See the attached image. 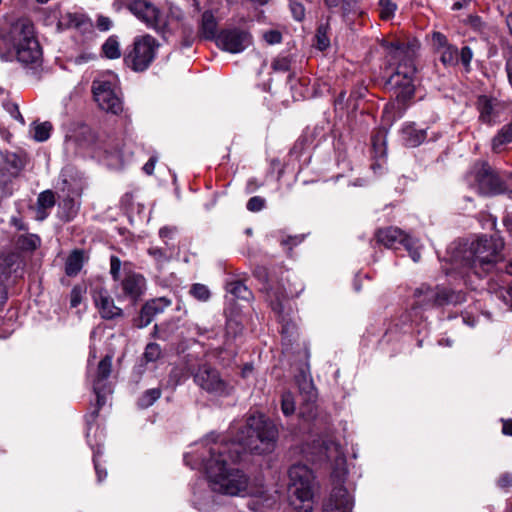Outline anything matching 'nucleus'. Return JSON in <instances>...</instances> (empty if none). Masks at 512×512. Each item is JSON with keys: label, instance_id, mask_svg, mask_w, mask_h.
<instances>
[{"label": "nucleus", "instance_id": "obj_5", "mask_svg": "<svg viewBox=\"0 0 512 512\" xmlns=\"http://www.w3.org/2000/svg\"><path fill=\"white\" fill-rule=\"evenodd\" d=\"M393 58L398 59L399 63L395 72L389 77L387 85L398 90L397 97L402 101L410 99L414 95V75L416 68L412 53L397 48L393 51Z\"/></svg>", "mask_w": 512, "mask_h": 512}, {"label": "nucleus", "instance_id": "obj_9", "mask_svg": "<svg viewBox=\"0 0 512 512\" xmlns=\"http://www.w3.org/2000/svg\"><path fill=\"white\" fill-rule=\"evenodd\" d=\"M158 46L156 39L151 35L137 37L132 51L124 57L126 65L136 72L146 70L154 60Z\"/></svg>", "mask_w": 512, "mask_h": 512}, {"label": "nucleus", "instance_id": "obj_30", "mask_svg": "<svg viewBox=\"0 0 512 512\" xmlns=\"http://www.w3.org/2000/svg\"><path fill=\"white\" fill-rule=\"evenodd\" d=\"M84 263V253L80 250H74L68 257L65 263V272L68 276L77 275Z\"/></svg>", "mask_w": 512, "mask_h": 512}, {"label": "nucleus", "instance_id": "obj_48", "mask_svg": "<svg viewBox=\"0 0 512 512\" xmlns=\"http://www.w3.org/2000/svg\"><path fill=\"white\" fill-rule=\"evenodd\" d=\"M290 10L294 19L297 21H301L305 16V8L299 2H294L292 5H290Z\"/></svg>", "mask_w": 512, "mask_h": 512}, {"label": "nucleus", "instance_id": "obj_55", "mask_svg": "<svg viewBox=\"0 0 512 512\" xmlns=\"http://www.w3.org/2000/svg\"><path fill=\"white\" fill-rule=\"evenodd\" d=\"M156 158L151 157L148 162L143 166V170L146 174L151 175L155 168Z\"/></svg>", "mask_w": 512, "mask_h": 512}, {"label": "nucleus", "instance_id": "obj_35", "mask_svg": "<svg viewBox=\"0 0 512 512\" xmlns=\"http://www.w3.org/2000/svg\"><path fill=\"white\" fill-rule=\"evenodd\" d=\"M51 130L52 125L49 122H43L40 124H35L31 132L33 133V138L36 141L43 142L50 137Z\"/></svg>", "mask_w": 512, "mask_h": 512}, {"label": "nucleus", "instance_id": "obj_40", "mask_svg": "<svg viewBox=\"0 0 512 512\" xmlns=\"http://www.w3.org/2000/svg\"><path fill=\"white\" fill-rule=\"evenodd\" d=\"M101 453L102 452L99 448L97 450H94V452H93V462H94V467H95L98 482H102L107 477L106 470L101 467L99 460H98V457L100 456Z\"/></svg>", "mask_w": 512, "mask_h": 512}, {"label": "nucleus", "instance_id": "obj_58", "mask_svg": "<svg viewBox=\"0 0 512 512\" xmlns=\"http://www.w3.org/2000/svg\"><path fill=\"white\" fill-rule=\"evenodd\" d=\"M329 8L342 7L344 0H324Z\"/></svg>", "mask_w": 512, "mask_h": 512}, {"label": "nucleus", "instance_id": "obj_44", "mask_svg": "<svg viewBox=\"0 0 512 512\" xmlns=\"http://www.w3.org/2000/svg\"><path fill=\"white\" fill-rule=\"evenodd\" d=\"M264 207V199L259 196L250 198L247 202V209L252 212H258Z\"/></svg>", "mask_w": 512, "mask_h": 512}, {"label": "nucleus", "instance_id": "obj_19", "mask_svg": "<svg viewBox=\"0 0 512 512\" xmlns=\"http://www.w3.org/2000/svg\"><path fill=\"white\" fill-rule=\"evenodd\" d=\"M309 353L304 351L302 355L303 361L298 367V375L295 376V381L299 387L301 394H303L305 401H314L316 398V390L310 375L308 364Z\"/></svg>", "mask_w": 512, "mask_h": 512}, {"label": "nucleus", "instance_id": "obj_42", "mask_svg": "<svg viewBox=\"0 0 512 512\" xmlns=\"http://www.w3.org/2000/svg\"><path fill=\"white\" fill-rule=\"evenodd\" d=\"M121 260L116 256L110 258V274L114 281L120 280Z\"/></svg>", "mask_w": 512, "mask_h": 512}, {"label": "nucleus", "instance_id": "obj_16", "mask_svg": "<svg viewBox=\"0 0 512 512\" xmlns=\"http://www.w3.org/2000/svg\"><path fill=\"white\" fill-rule=\"evenodd\" d=\"M73 145H77L82 150H89L94 156L98 157L101 156L102 152L105 154H113L89 127H82L76 136L66 138V146L70 147ZM116 152L117 151H114V153Z\"/></svg>", "mask_w": 512, "mask_h": 512}, {"label": "nucleus", "instance_id": "obj_60", "mask_svg": "<svg viewBox=\"0 0 512 512\" xmlns=\"http://www.w3.org/2000/svg\"><path fill=\"white\" fill-rule=\"evenodd\" d=\"M93 58L94 57L92 55H80L76 58V63H78V64L85 63Z\"/></svg>", "mask_w": 512, "mask_h": 512}, {"label": "nucleus", "instance_id": "obj_32", "mask_svg": "<svg viewBox=\"0 0 512 512\" xmlns=\"http://www.w3.org/2000/svg\"><path fill=\"white\" fill-rule=\"evenodd\" d=\"M103 55L108 59H117L121 56L120 44L116 36H110L102 45Z\"/></svg>", "mask_w": 512, "mask_h": 512}, {"label": "nucleus", "instance_id": "obj_4", "mask_svg": "<svg viewBox=\"0 0 512 512\" xmlns=\"http://www.w3.org/2000/svg\"><path fill=\"white\" fill-rule=\"evenodd\" d=\"M313 472L305 465L290 467V507L296 512H311L314 506Z\"/></svg>", "mask_w": 512, "mask_h": 512}, {"label": "nucleus", "instance_id": "obj_1", "mask_svg": "<svg viewBox=\"0 0 512 512\" xmlns=\"http://www.w3.org/2000/svg\"><path fill=\"white\" fill-rule=\"evenodd\" d=\"M217 439L218 436L211 433L184 455L186 465L205 470L211 488H206L203 479L193 486L192 502L200 512H208L215 506L212 492L240 497L259 493L263 497V492L251 484L248 476L232 465L242 461L246 452L257 455L271 453L276 447L278 428L264 415L252 414L235 441L219 442Z\"/></svg>", "mask_w": 512, "mask_h": 512}, {"label": "nucleus", "instance_id": "obj_63", "mask_svg": "<svg viewBox=\"0 0 512 512\" xmlns=\"http://www.w3.org/2000/svg\"><path fill=\"white\" fill-rule=\"evenodd\" d=\"M193 41H194V37L193 36L186 37L183 40L182 45L184 47H190L193 44Z\"/></svg>", "mask_w": 512, "mask_h": 512}, {"label": "nucleus", "instance_id": "obj_52", "mask_svg": "<svg viewBox=\"0 0 512 512\" xmlns=\"http://www.w3.org/2000/svg\"><path fill=\"white\" fill-rule=\"evenodd\" d=\"M498 486L501 488H508L512 486V475L505 473L498 479Z\"/></svg>", "mask_w": 512, "mask_h": 512}, {"label": "nucleus", "instance_id": "obj_29", "mask_svg": "<svg viewBox=\"0 0 512 512\" xmlns=\"http://www.w3.org/2000/svg\"><path fill=\"white\" fill-rule=\"evenodd\" d=\"M165 244L167 246L165 249L157 246H151L148 249V254L153 258L158 269H163L172 257V247H169L167 242Z\"/></svg>", "mask_w": 512, "mask_h": 512}, {"label": "nucleus", "instance_id": "obj_3", "mask_svg": "<svg viewBox=\"0 0 512 512\" xmlns=\"http://www.w3.org/2000/svg\"><path fill=\"white\" fill-rule=\"evenodd\" d=\"M504 247L503 240L498 236L479 237L468 247L454 255V261L473 270L474 274L482 277L491 272L501 259Z\"/></svg>", "mask_w": 512, "mask_h": 512}, {"label": "nucleus", "instance_id": "obj_34", "mask_svg": "<svg viewBox=\"0 0 512 512\" xmlns=\"http://www.w3.org/2000/svg\"><path fill=\"white\" fill-rule=\"evenodd\" d=\"M161 396L160 388H151L146 390L138 399L140 408H148L152 406Z\"/></svg>", "mask_w": 512, "mask_h": 512}, {"label": "nucleus", "instance_id": "obj_15", "mask_svg": "<svg viewBox=\"0 0 512 512\" xmlns=\"http://www.w3.org/2000/svg\"><path fill=\"white\" fill-rule=\"evenodd\" d=\"M251 42L250 34L238 28L222 30L216 37V45L229 53H240L250 46Z\"/></svg>", "mask_w": 512, "mask_h": 512}, {"label": "nucleus", "instance_id": "obj_28", "mask_svg": "<svg viewBox=\"0 0 512 512\" xmlns=\"http://www.w3.org/2000/svg\"><path fill=\"white\" fill-rule=\"evenodd\" d=\"M402 134L406 144L411 147L420 145L426 139V131L416 128L414 124L405 126Z\"/></svg>", "mask_w": 512, "mask_h": 512}, {"label": "nucleus", "instance_id": "obj_23", "mask_svg": "<svg viewBox=\"0 0 512 512\" xmlns=\"http://www.w3.org/2000/svg\"><path fill=\"white\" fill-rule=\"evenodd\" d=\"M67 190H68V192L71 191L73 196H70V194H68L61 200V202L59 203V209H60L59 213H60V217L63 220L70 221L78 213L80 203L74 197L80 196L81 189L80 188L70 189V186H68Z\"/></svg>", "mask_w": 512, "mask_h": 512}, {"label": "nucleus", "instance_id": "obj_61", "mask_svg": "<svg viewBox=\"0 0 512 512\" xmlns=\"http://www.w3.org/2000/svg\"><path fill=\"white\" fill-rule=\"evenodd\" d=\"M14 110H15V111H12V112H11L12 116H13L15 119L19 120L22 124H24V119H23V117H22V115H21L20 111L18 110V108H17V107H15V108H14Z\"/></svg>", "mask_w": 512, "mask_h": 512}, {"label": "nucleus", "instance_id": "obj_59", "mask_svg": "<svg viewBox=\"0 0 512 512\" xmlns=\"http://www.w3.org/2000/svg\"><path fill=\"white\" fill-rule=\"evenodd\" d=\"M506 71L509 81H512V56L506 61Z\"/></svg>", "mask_w": 512, "mask_h": 512}, {"label": "nucleus", "instance_id": "obj_47", "mask_svg": "<svg viewBox=\"0 0 512 512\" xmlns=\"http://www.w3.org/2000/svg\"><path fill=\"white\" fill-rule=\"evenodd\" d=\"M83 289L80 286H75L71 291L70 304L72 307H77L82 301Z\"/></svg>", "mask_w": 512, "mask_h": 512}, {"label": "nucleus", "instance_id": "obj_37", "mask_svg": "<svg viewBox=\"0 0 512 512\" xmlns=\"http://www.w3.org/2000/svg\"><path fill=\"white\" fill-rule=\"evenodd\" d=\"M396 4L391 0H379V15L383 20L391 19L396 11Z\"/></svg>", "mask_w": 512, "mask_h": 512}, {"label": "nucleus", "instance_id": "obj_27", "mask_svg": "<svg viewBox=\"0 0 512 512\" xmlns=\"http://www.w3.org/2000/svg\"><path fill=\"white\" fill-rule=\"evenodd\" d=\"M267 295L272 310L284 320L283 314L286 304V294L284 289L271 288Z\"/></svg>", "mask_w": 512, "mask_h": 512}, {"label": "nucleus", "instance_id": "obj_2", "mask_svg": "<svg viewBox=\"0 0 512 512\" xmlns=\"http://www.w3.org/2000/svg\"><path fill=\"white\" fill-rule=\"evenodd\" d=\"M0 57H15L23 65L37 64L42 57L34 27L28 20H18L8 28H0Z\"/></svg>", "mask_w": 512, "mask_h": 512}, {"label": "nucleus", "instance_id": "obj_31", "mask_svg": "<svg viewBox=\"0 0 512 512\" xmlns=\"http://www.w3.org/2000/svg\"><path fill=\"white\" fill-rule=\"evenodd\" d=\"M512 141V131L506 125L502 127L499 132L492 139V150L495 153H500L502 151V146L508 144Z\"/></svg>", "mask_w": 512, "mask_h": 512}, {"label": "nucleus", "instance_id": "obj_56", "mask_svg": "<svg viewBox=\"0 0 512 512\" xmlns=\"http://www.w3.org/2000/svg\"><path fill=\"white\" fill-rule=\"evenodd\" d=\"M279 498H280V496H279L278 491H275L274 495H272L271 497L264 498V504L263 505L265 507H272L279 500Z\"/></svg>", "mask_w": 512, "mask_h": 512}, {"label": "nucleus", "instance_id": "obj_46", "mask_svg": "<svg viewBox=\"0 0 512 512\" xmlns=\"http://www.w3.org/2000/svg\"><path fill=\"white\" fill-rule=\"evenodd\" d=\"M497 295L503 299V302L512 309V283L508 288L500 289Z\"/></svg>", "mask_w": 512, "mask_h": 512}, {"label": "nucleus", "instance_id": "obj_39", "mask_svg": "<svg viewBox=\"0 0 512 512\" xmlns=\"http://www.w3.org/2000/svg\"><path fill=\"white\" fill-rule=\"evenodd\" d=\"M162 351L157 343H149L144 352V359L146 362H154L161 357Z\"/></svg>", "mask_w": 512, "mask_h": 512}, {"label": "nucleus", "instance_id": "obj_43", "mask_svg": "<svg viewBox=\"0 0 512 512\" xmlns=\"http://www.w3.org/2000/svg\"><path fill=\"white\" fill-rule=\"evenodd\" d=\"M472 58L473 52L471 48L468 46H464L459 53V59L466 70L469 69Z\"/></svg>", "mask_w": 512, "mask_h": 512}, {"label": "nucleus", "instance_id": "obj_36", "mask_svg": "<svg viewBox=\"0 0 512 512\" xmlns=\"http://www.w3.org/2000/svg\"><path fill=\"white\" fill-rule=\"evenodd\" d=\"M190 295L198 301L207 302L211 297L209 288L201 283H195L189 290Z\"/></svg>", "mask_w": 512, "mask_h": 512}, {"label": "nucleus", "instance_id": "obj_50", "mask_svg": "<svg viewBox=\"0 0 512 512\" xmlns=\"http://www.w3.org/2000/svg\"><path fill=\"white\" fill-rule=\"evenodd\" d=\"M263 37L268 44L280 43L282 39L281 33L276 30H270L264 33Z\"/></svg>", "mask_w": 512, "mask_h": 512}, {"label": "nucleus", "instance_id": "obj_7", "mask_svg": "<svg viewBox=\"0 0 512 512\" xmlns=\"http://www.w3.org/2000/svg\"><path fill=\"white\" fill-rule=\"evenodd\" d=\"M466 182L482 195H497L506 191L502 179L485 161L474 163L466 175Z\"/></svg>", "mask_w": 512, "mask_h": 512}, {"label": "nucleus", "instance_id": "obj_13", "mask_svg": "<svg viewBox=\"0 0 512 512\" xmlns=\"http://www.w3.org/2000/svg\"><path fill=\"white\" fill-rule=\"evenodd\" d=\"M112 357L105 356L98 364L96 376L93 381V391L96 395V409L92 416L95 418L100 408L105 405L106 398L112 393V386L108 381L111 373Z\"/></svg>", "mask_w": 512, "mask_h": 512}, {"label": "nucleus", "instance_id": "obj_33", "mask_svg": "<svg viewBox=\"0 0 512 512\" xmlns=\"http://www.w3.org/2000/svg\"><path fill=\"white\" fill-rule=\"evenodd\" d=\"M226 289L236 298L247 301L251 298L252 295L251 291L241 281H232L228 283Z\"/></svg>", "mask_w": 512, "mask_h": 512}, {"label": "nucleus", "instance_id": "obj_51", "mask_svg": "<svg viewBox=\"0 0 512 512\" xmlns=\"http://www.w3.org/2000/svg\"><path fill=\"white\" fill-rule=\"evenodd\" d=\"M40 244V239L39 237L35 236V235H30V236H27L23 239V242H22V247L26 248V249H35L39 246Z\"/></svg>", "mask_w": 512, "mask_h": 512}, {"label": "nucleus", "instance_id": "obj_57", "mask_svg": "<svg viewBox=\"0 0 512 512\" xmlns=\"http://www.w3.org/2000/svg\"><path fill=\"white\" fill-rule=\"evenodd\" d=\"M502 432L505 435L512 436V420H506L503 422Z\"/></svg>", "mask_w": 512, "mask_h": 512}, {"label": "nucleus", "instance_id": "obj_25", "mask_svg": "<svg viewBox=\"0 0 512 512\" xmlns=\"http://www.w3.org/2000/svg\"><path fill=\"white\" fill-rule=\"evenodd\" d=\"M496 101L488 98L487 96H481L478 99V109L480 112V120L487 124H492L497 121L498 111H496Z\"/></svg>", "mask_w": 512, "mask_h": 512}, {"label": "nucleus", "instance_id": "obj_8", "mask_svg": "<svg viewBox=\"0 0 512 512\" xmlns=\"http://www.w3.org/2000/svg\"><path fill=\"white\" fill-rule=\"evenodd\" d=\"M413 309L427 310L446 304H459L465 301V295L461 292H450L444 288H432L422 284L414 291Z\"/></svg>", "mask_w": 512, "mask_h": 512}, {"label": "nucleus", "instance_id": "obj_14", "mask_svg": "<svg viewBox=\"0 0 512 512\" xmlns=\"http://www.w3.org/2000/svg\"><path fill=\"white\" fill-rule=\"evenodd\" d=\"M128 9L138 19L146 23L150 28L160 32L166 27V17L154 4L144 0H134L129 3Z\"/></svg>", "mask_w": 512, "mask_h": 512}, {"label": "nucleus", "instance_id": "obj_53", "mask_svg": "<svg viewBox=\"0 0 512 512\" xmlns=\"http://www.w3.org/2000/svg\"><path fill=\"white\" fill-rule=\"evenodd\" d=\"M175 232H176V228H174V227H167L166 226V227H163V228H161L159 230V236L163 240L170 239L175 234Z\"/></svg>", "mask_w": 512, "mask_h": 512}, {"label": "nucleus", "instance_id": "obj_45", "mask_svg": "<svg viewBox=\"0 0 512 512\" xmlns=\"http://www.w3.org/2000/svg\"><path fill=\"white\" fill-rule=\"evenodd\" d=\"M272 69L274 72H282L285 73L288 71V58L287 57H278L272 63Z\"/></svg>", "mask_w": 512, "mask_h": 512}, {"label": "nucleus", "instance_id": "obj_62", "mask_svg": "<svg viewBox=\"0 0 512 512\" xmlns=\"http://www.w3.org/2000/svg\"><path fill=\"white\" fill-rule=\"evenodd\" d=\"M471 24L476 27V28H479L482 26V21L480 20L479 17H472L471 18Z\"/></svg>", "mask_w": 512, "mask_h": 512}, {"label": "nucleus", "instance_id": "obj_6", "mask_svg": "<svg viewBox=\"0 0 512 512\" xmlns=\"http://www.w3.org/2000/svg\"><path fill=\"white\" fill-rule=\"evenodd\" d=\"M347 475L345 457L338 452L335 467L332 471L333 489L325 502L323 512H350L353 501L347 489L343 486Z\"/></svg>", "mask_w": 512, "mask_h": 512}, {"label": "nucleus", "instance_id": "obj_22", "mask_svg": "<svg viewBox=\"0 0 512 512\" xmlns=\"http://www.w3.org/2000/svg\"><path fill=\"white\" fill-rule=\"evenodd\" d=\"M170 305L171 300L166 297H159L146 302L141 309L138 326L145 327L149 325L156 315L162 313Z\"/></svg>", "mask_w": 512, "mask_h": 512}, {"label": "nucleus", "instance_id": "obj_54", "mask_svg": "<svg viewBox=\"0 0 512 512\" xmlns=\"http://www.w3.org/2000/svg\"><path fill=\"white\" fill-rule=\"evenodd\" d=\"M7 299V293L4 285V279L2 274H0V308L5 303Z\"/></svg>", "mask_w": 512, "mask_h": 512}, {"label": "nucleus", "instance_id": "obj_20", "mask_svg": "<svg viewBox=\"0 0 512 512\" xmlns=\"http://www.w3.org/2000/svg\"><path fill=\"white\" fill-rule=\"evenodd\" d=\"M120 287L123 297L136 301L145 291L146 280L141 274L125 271L124 278L120 282Z\"/></svg>", "mask_w": 512, "mask_h": 512}, {"label": "nucleus", "instance_id": "obj_64", "mask_svg": "<svg viewBox=\"0 0 512 512\" xmlns=\"http://www.w3.org/2000/svg\"><path fill=\"white\" fill-rule=\"evenodd\" d=\"M282 412L285 416H288V402L285 398L282 399L281 405Z\"/></svg>", "mask_w": 512, "mask_h": 512}, {"label": "nucleus", "instance_id": "obj_26", "mask_svg": "<svg viewBox=\"0 0 512 512\" xmlns=\"http://www.w3.org/2000/svg\"><path fill=\"white\" fill-rule=\"evenodd\" d=\"M218 23L211 11H205L201 18L199 27V37L206 40H215L217 34Z\"/></svg>", "mask_w": 512, "mask_h": 512}, {"label": "nucleus", "instance_id": "obj_38", "mask_svg": "<svg viewBox=\"0 0 512 512\" xmlns=\"http://www.w3.org/2000/svg\"><path fill=\"white\" fill-rule=\"evenodd\" d=\"M37 203L40 209L52 208L55 204V196L51 190H46L39 194Z\"/></svg>", "mask_w": 512, "mask_h": 512}, {"label": "nucleus", "instance_id": "obj_21", "mask_svg": "<svg viewBox=\"0 0 512 512\" xmlns=\"http://www.w3.org/2000/svg\"><path fill=\"white\" fill-rule=\"evenodd\" d=\"M92 297L103 318L112 319L122 314V310L114 305L113 299L105 289H94L92 291Z\"/></svg>", "mask_w": 512, "mask_h": 512}, {"label": "nucleus", "instance_id": "obj_18", "mask_svg": "<svg viewBox=\"0 0 512 512\" xmlns=\"http://www.w3.org/2000/svg\"><path fill=\"white\" fill-rule=\"evenodd\" d=\"M432 44L439 54L444 66H455L459 61L458 49L448 42L447 37L440 32L432 33Z\"/></svg>", "mask_w": 512, "mask_h": 512}, {"label": "nucleus", "instance_id": "obj_10", "mask_svg": "<svg viewBox=\"0 0 512 512\" xmlns=\"http://www.w3.org/2000/svg\"><path fill=\"white\" fill-rule=\"evenodd\" d=\"M94 100L99 108L107 113L118 115L123 111V103L118 95L116 83L110 79H96L92 83Z\"/></svg>", "mask_w": 512, "mask_h": 512}, {"label": "nucleus", "instance_id": "obj_11", "mask_svg": "<svg viewBox=\"0 0 512 512\" xmlns=\"http://www.w3.org/2000/svg\"><path fill=\"white\" fill-rule=\"evenodd\" d=\"M376 237L377 241L387 248L398 249L400 246H404L414 262H418L420 260L421 254L417 241L405 235L399 228L388 227L380 229L378 230Z\"/></svg>", "mask_w": 512, "mask_h": 512}, {"label": "nucleus", "instance_id": "obj_24", "mask_svg": "<svg viewBox=\"0 0 512 512\" xmlns=\"http://www.w3.org/2000/svg\"><path fill=\"white\" fill-rule=\"evenodd\" d=\"M58 29H86L91 26L89 19L82 13L67 12L62 14L58 20Z\"/></svg>", "mask_w": 512, "mask_h": 512}, {"label": "nucleus", "instance_id": "obj_17", "mask_svg": "<svg viewBox=\"0 0 512 512\" xmlns=\"http://www.w3.org/2000/svg\"><path fill=\"white\" fill-rule=\"evenodd\" d=\"M26 165V155L23 152H0V184L9 182L19 175Z\"/></svg>", "mask_w": 512, "mask_h": 512}, {"label": "nucleus", "instance_id": "obj_49", "mask_svg": "<svg viewBox=\"0 0 512 512\" xmlns=\"http://www.w3.org/2000/svg\"><path fill=\"white\" fill-rule=\"evenodd\" d=\"M96 27L100 30V31H108L111 29L112 27V21L109 17H106V16H103V15H100L98 16L97 18V21H96Z\"/></svg>", "mask_w": 512, "mask_h": 512}, {"label": "nucleus", "instance_id": "obj_41", "mask_svg": "<svg viewBox=\"0 0 512 512\" xmlns=\"http://www.w3.org/2000/svg\"><path fill=\"white\" fill-rule=\"evenodd\" d=\"M316 39H317V47L320 50H324L329 46L330 41H329V38L327 37L326 28L324 26H320L318 28L317 34H316Z\"/></svg>", "mask_w": 512, "mask_h": 512}, {"label": "nucleus", "instance_id": "obj_12", "mask_svg": "<svg viewBox=\"0 0 512 512\" xmlns=\"http://www.w3.org/2000/svg\"><path fill=\"white\" fill-rule=\"evenodd\" d=\"M194 382L203 390L215 395L229 394V385L222 379L219 371L208 364L199 366L193 374Z\"/></svg>", "mask_w": 512, "mask_h": 512}]
</instances>
